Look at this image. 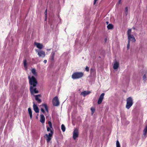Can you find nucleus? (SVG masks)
<instances>
[{"instance_id": "9d476101", "label": "nucleus", "mask_w": 147, "mask_h": 147, "mask_svg": "<svg viewBox=\"0 0 147 147\" xmlns=\"http://www.w3.org/2000/svg\"><path fill=\"white\" fill-rule=\"evenodd\" d=\"M128 41L130 42V41H132L133 42H135L136 40L133 35H131L130 36H128Z\"/></svg>"}, {"instance_id": "58836bf2", "label": "nucleus", "mask_w": 147, "mask_h": 147, "mask_svg": "<svg viewBox=\"0 0 147 147\" xmlns=\"http://www.w3.org/2000/svg\"><path fill=\"white\" fill-rule=\"evenodd\" d=\"M51 49H47V51H49Z\"/></svg>"}, {"instance_id": "b1692460", "label": "nucleus", "mask_w": 147, "mask_h": 147, "mask_svg": "<svg viewBox=\"0 0 147 147\" xmlns=\"http://www.w3.org/2000/svg\"><path fill=\"white\" fill-rule=\"evenodd\" d=\"M61 129L63 132H64L65 131V127L64 125L63 124L61 125Z\"/></svg>"}, {"instance_id": "6e6552de", "label": "nucleus", "mask_w": 147, "mask_h": 147, "mask_svg": "<svg viewBox=\"0 0 147 147\" xmlns=\"http://www.w3.org/2000/svg\"><path fill=\"white\" fill-rule=\"evenodd\" d=\"M38 54L40 57H44L45 56V52L41 50L39 51H37Z\"/></svg>"}, {"instance_id": "7c9ffc66", "label": "nucleus", "mask_w": 147, "mask_h": 147, "mask_svg": "<svg viewBox=\"0 0 147 147\" xmlns=\"http://www.w3.org/2000/svg\"><path fill=\"white\" fill-rule=\"evenodd\" d=\"M48 124L49 125V127H50V128H52V125L51 122L50 121H49L48 122Z\"/></svg>"}, {"instance_id": "20e7f679", "label": "nucleus", "mask_w": 147, "mask_h": 147, "mask_svg": "<svg viewBox=\"0 0 147 147\" xmlns=\"http://www.w3.org/2000/svg\"><path fill=\"white\" fill-rule=\"evenodd\" d=\"M52 103L54 106H57L59 105V102L57 96H56L53 98L52 100Z\"/></svg>"}, {"instance_id": "1a4fd4ad", "label": "nucleus", "mask_w": 147, "mask_h": 147, "mask_svg": "<svg viewBox=\"0 0 147 147\" xmlns=\"http://www.w3.org/2000/svg\"><path fill=\"white\" fill-rule=\"evenodd\" d=\"M104 93H102L100 95L98 101V104H100L101 103L104 98Z\"/></svg>"}, {"instance_id": "f257e3e1", "label": "nucleus", "mask_w": 147, "mask_h": 147, "mask_svg": "<svg viewBox=\"0 0 147 147\" xmlns=\"http://www.w3.org/2000/svg\"><path fill=\"white\" fill-rule=\"evenodd\" d=\"M28 78L29 80L30 87H36L38 84V82L35 77L34 76L31 77L30 76H28Z\"/></svg>"}, {"instance_id": "39448f33", "label": "nucleus", "mask_w": 147, "mask_h": 147, "mask_svg": "<svg viewBox=\"0 0 147 147\" xmlns=\"http://www.w3.org/2000/svg\"><path fill=\"white\" fill-rule=\"evenodd\" d=\"M36 87L30 86V93L32 95H34V94L38 93L39 92L36 88Z\"/></svg>"}, {"instance_id": "4c0bfd02", "label": "nucleus", "mask_w": 147, "mask_h": 147, "mask_svg": "<svg viewBox=\"0 0 147 147\" xmlns=\"http://www.w3.org/2000/svg\"><path fill=\"white\" fill-rule=\"evenodd\" d=\"M98 0H94V4H96V1H97Z\"/></svg>"}, {"instance_id": "4468645a", "label": "nucleus", "mask_w": 147, "mask_h": 147, "mask_svg": "<svg viewBox=\"0 0 147 147\" xmlns=\"http://www.w3.org/2000/svg\"><path fill=\"white\" fill-rule=\"evenodd\" d=\"M45 118L44 116L42 114L40 115V121L42 123H45Z\"/></svg>"}, {"instance_id": "9b49d317", "label": "nucleus", "mask_w": 147, "mask_h": 147, "mask_svg": "<svg viewBox=\"0 0 147 147\" xmlns=\"http://www.w3.org/2000/svg\"><path fill=\"white\" fill-rule=\"evenodd\" d=\"M34 104L33 105V109L34 111L36 113H38L39 112V109L36 105H35L34 102H33Z\"/></svg>"}, {"instance_id": "bb28decb", "label": "nucleus", "mask_w": 147, "mask_h": 147, "mask_svg": "<svg viewBox=\"0 0 147 147\" xmlns=\"http://www.w3.org/2000/svg\"><path fill=\"white\" fill-rule=\"evenodd\" d=\"M23 62H24V67L26 68L27 63L26 60V59L24 60L23 61Z\"/></svg>"}, {"instance_id": "ddd939ff", "label": "nucleus", "mask_w": 147, "mask_h": 147, "mask_svg": "<svg viewBox=\"0 0 147 147\" xmlns=\"http://www.w3.org/2000/svg\"><path fill=\"white\" fill-rule=\"evenodd\" d=\"M119 66V63L117 61H116L114 63L113 66V68L115 69H118Z\"/></svg>"}, {"instance_id": "a211bd4d", "label": "nucleus", "mask_w": 147, "mask_h": 147, "mask_svg": "<svg viewBox=\"0 0 147 147\" xmlns=\"http://www.w3.org/2000/svg\"><path fill=\"white\" fill-rule=\"evenodd\" d=\"M147 132V125L146 126L143 131V136L146 137V134Z\"/></svg>"}, {"instance_id": "a19ab883", "label": "nucleus", "mask_w": 147, "mask_h": 147, "mask_svg": "<svg viewBox=\"0 0 147 147\" xmlns=\"http://www.w3.org/2000/svg\"><path fill=\"white\" fill-rule=\"evenodd\" d=\"M146 8L147 9V6H146Z\"/></svg>"}, {"instance_id": "c85d7f7f", "label": "nucleus", "mask_w": 147, "mask_h": 147, "mask_svg": "<svg viewBox=\"0 0 147 147\" xmlns=\"http://www.w3.org/2000/svg\"><path fill=\"white\" fill-rule=\"evenodd\" d=\"M128 13V8L127 7H126L125 8V14L126 16L127 15Z\"/></svg>"}, {"instance_id": "6ab92c4d", "label": "nucleus", "mask_w": 147, "mask_h": 147, "mask_svg": "<svg viewBox=\"0 0 147 147\" xmlns=\"http://www.w3.org/2000/svg\"><path fill=\"white\" fill-rule=\"evenodd\" d=\"M28 112L30 115V116L31 119L32 117V114L31 109L30 108H29L28 109Z\"/></svg>"}, {"instance_id": "f8f14e48", "label": "nucleus", "mask_w": 147, "mask_h": 147, "mask_svg": "<svg viewBox=\"0 0 147 147\" xmlns=\"http://www.w3.org/2000/svg\"><path fill=\"white\" fill-rule=\"evenodd\" d=\"M90 93V92L88 91H85L83 92H82L81 94L83 96H85L86 95H87L89 94Z\"/></svg>"}, {"instance_id": "e433bc0d", "label": "nucleus", "mask_w": 147, "mask_h": 147, "mask_svg": "<svg viewBox=\"0 0 147 147\" xmlns=\"http://www.w3.org/2000/svg\"><path fill=\"white\" fill-rule=\"evenodd\" d=\"M121 0H119L118 3L119 4L121 3Z\"/></svg>"}, {"instance_id": "423d86ee", "label": "nucleus", "mask_w": 147, "mask_h": 147, "mask_svg": "<svg viewBox=\"0 0 147 147\" xmlns=\"http://www.w3.org/2000/svg\"><path fill=\"white\" fill-rule=\"evenodd\" d=\"M53 135L52 132L50 133L49 134H46L44 137L46 138V140L47 142H49L51 139V137Z\"/></svg>"}, {"instance_id": "2eb2a0df", "label": "nucleus", "mask_w": 147, "mask_h": 147, "mask_svg": "<svg viewBox=\"0 0 147 147\" xmlns=\"http://www.w3.org/2000/svg\"><path fill=\"white\" fill-rule=\"evenodd\" d=\"M34 44L38 48L41 49L42 48L43 46L42 44L38 42H35Z\"/></svg>"}, {"instance_id": "f03ea898", "label": "nucleus", "mask_w": 147, "mask_h": 147, "mask_svg": "<svg viewBox=\"0 0 147 147\" xmlns=\"http://www.w3.org/2000/svg\"><path fill=\"white\" fill-rule=\"evenodd\" d=\"M84 75L83 73L81 72H76L74 73L71 76L72 79H78L82 77Z\"/></svg>"}, {"instance_id": "72a5a7b5", "label": "nucleus", "mask_w": 147, "mask_h": 147, "mask_svg": "<svg viewBox=\"0 0 147 147\" xmlns=\"http://www.w3.org/2000/svg\"><path fill=\"white\" fill-rule=\"evenodd\" d=\"M47 9H46V10H45V15L46 16V18H45V20H46V19H47V18H46V17H47Z\"/></svg>"}, {"instance_id": "c756f323", "label": "nucleus", "mask_w": 147, "mask_h": 147, "mask_svg": "<svg viewBox=\"0 0 147 147\" xmlns=\"http://www.w3.org/2000/svg\"><path fill=\"white\" fill-rule=\"evenodd\" d=\"M116 147H120V146L118 140H117L116 141Z\"/></svg>"}, {"instance_id": "cd10ccee", "label": "nucleus", "mask_w": 147, "mask_h": 147, "mask_svg": "<svg viewBox=\"0 0 147 147\" xmlns=\"http://www.w3.org/2000/svg\"><path fill=\"white\" fill-rule=\"evenodd\" d=\"M91 110L92 112V115L95 112V109L93 107H91Z\"/></svg>"}, {"instance_id": "4be33fe9", "label": "nucleus", "mask_w": 147, "mask_h": 147, "mask_svg": "<svg viewBox=\"0 0 147 147\" xmlns=\"http://www.w3.org/2000/svg\"><path fill=\"white\" fill-rule=\"evenodd\" d=\"M107 28L108 29H111L113 28V26L112 24H109L107 25Z\"/></svg>"}, {"instance_id": "dca6fc26", "label": "nucleus", "mask_w": 147, "mask_h": 147, "mask_svg": "<svg viewBox=\"0 0 147 147\" xmlns=\"http://www.w3.org/2000/svg\"><path fill=\"white\" fill-rule=\"evenodd\" d=\"M41 96L40 94H38L35 96V100L37 102H38L39 103H40L41 102V100L39 98V96Z\"/></svg>"}, {"instance_id": "f704fd0d", "label": "nucleus", "mask_w": 147, "mask_h": 147, "mask_svg": "<svg viewBox=\"0 0 147 147\" xmlns=\"http://www.w3.org/2000/svg\"><path fill=\"white\" fill-rule=\"evenodd\" d=\"M41 111L43 112V113H44L45 112L44 109L42 108L41 109Z\"/></svg>"}, {"instance_id": "0eeeda50", "label": "nucleus", "mask_w": 147, "mask_h": 147, "mask_svg": "<svg viewBox=\"0 0 147 147\" xmlns=\"http://www.w3.org/2000/svg\"><path fill=\"white\" fill-rule=\"evenodd\" d=\"M78 131L77 129H75L73 133V138L76 139L78 137Z\"/></svg>"}, {"instance_id": "473e14b6", "label": "nucleus", "mask_w": 147, "mask_h": 147, "mask_svg": "<svg viewBox=\"0 0 147 147\" xmlns=\"http://www.w3.org/2000/svg\"><path fill=\"white\" fill-rule=\"evenodd\" d=\"M89 67L86 66L85 68V70L87 71H89Z\"/></svg>"}, {"instance_id": "412c9836", "label": "nucleus", "mask_w": 147, "mask_h": 147, "mask_svg": "<svg viewBox=\"0 0 147 147\" xmlns=\"http://www.w3.org/2000/svg\"><path fill=\"white\" fill-rule=\"evenodd\" d=\"M143 80L144 81V82L145 83L146 81L147 80V76H146V74H144L142 77Z\"/></svg>"}, {"instance_id": "7ed1b4c3", "label": "nucleus", "mask_w": 147, "mask_h": 147, "mask_svg": "<svg viewBox=\"0 0 147 147\" xmlns=\"http://www.w3.org/2000/svg\"><path fill=\"white\" fill-rule=\"evenodd\" d=\"M126 101V107L127 109H129L133 104V100L131 97H129L127 98Z\"/></svg>"}, {"instance_id": "a878e982", "label": "nucleus", "mask_w": 147, "mask_h": 147, "mask_svg": "<svg viewBox=\"0 0 147 147\" xmlns=\"http://www.w3.org/2000/svg\"><path fill=\"white\" fill-rule=\"evenodd\" d=\"M131 29H128L127 31V35L128 36L131 35Z\"/></svg>"}, {"instance_id": "c9c22d12", "label": "nucleus", "mask_w": 147, "mask_h": 147, "mask_svg": "<svg viewBox=\"0 0 147 147\" xmlns=\"http://www.w3.org/2000/svg\"><path fill=\"white\" fill-rule=\"evenodd\" d=\"M43 62L45 63H46L47 62V60H44Z\"/></svg>"}, {"instance_id": "f3484780", "label": "nucleus", "mask_w": 147, "mask_h": 147, "mask_svg": "<svg viewBox=\"0 0 147 147\" xmlns=\"http://www.w3.org/2000/svg\"><path fill=\"white\" fill-rule=\"evenodd\" d=\"M55 54V52L53 51L51 54L50 57V59L51 61H53L54 59V57Z\"/></svg>"}, {"instance_id": "ea45409f", "label": "nucleus", "mask_w": 147, "mask_h": 147, "mask_svg": "<svg viewBox=\"0 0 147 147\" xmlns=\"http://www.w3.org/2000/svg\"><path fill=\"white\" fill-rule=\"evenodd\" d=\"M106 23L107 24H109V22H106Z\"/></svg>"}, {"instance_id": "393cba45", "label": "nucleus", "mask_w": 147, "mask_h": 147, "mask_svg": "<svg viewBox=\"0 0 147 147\" xmlns=\"http://www.w3.org/2000/svg\"><path fill=\"white\" fill-rule=\"evenodd\" d=\"M42 106L44 107L45 108L46 111L47 112H48V108L47 106V105L46 104H43L42 105Z\"/></svg>"}, {"instance_id": "5701e85b", "label": "nucleus", "mask_w": 147, "mask_h": 147, "mask_svg": "<svg viewBox=\"0 0 147 147\" xmlns=\"http://www.w3.org/2000/svg\"><path fill=\"white\" fill-rule=\"evenodd\" d=\"M46 127L47 128V131H50V133H51L52 132L53 134V131L51 129V128L49 127L48 126H47Z\"/></svg>"}, {"instance_id": "2f4dec72", "label": "nucleus", "mask_w": 147, "mask_h": 147, "mask_svg": "<svg viewBox=\"0 0 147 147\" xmlns=\"http://www.w3.org/2000/svg\"><path fill=\"white\" fill-rule=\"evenodd\" d=\"M130 46V42L128 41V43L127 46V50L129 49Z\"/></svg>"}, {"instance_id": "aec40b11", "label": "nucleus", "mask_w": 147, "mask_h": 147, "mask_svg": "<svg viewBox=\"0 0 147 147\" xmlns=\"http://www.w3.org/2000/svg\"><path fill=\"white\" fill-rule=\"evenodd\" d=\"M31 72L35 76L37 75V73L36 72V69H32L31 70Z\"/></svg>"}]
</instances>
